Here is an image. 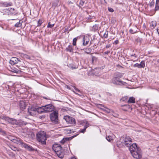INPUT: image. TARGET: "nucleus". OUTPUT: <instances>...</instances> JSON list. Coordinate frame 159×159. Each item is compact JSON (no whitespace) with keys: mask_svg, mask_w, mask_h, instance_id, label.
<instances>
[{"mask_svg":"<svg viewBox=\"0 0 159 159\" xmlns=\"http://www.w3.org/2000/svg\"><path fill=\"white\" fill-rule=\"evenodd\" d=\"M43 22V20L42 19H39L38 22L37 26H40L41 25Z\"/></svg>","mask_w":159,"mask_h":159,"instance_id":"nucleus-37","label":"nucleus"},{"mask_svg":"<svg viewBox=\"0 0 159 159\" xmlns=\"http://www.w3.org/2000/svg\"><path fill=\"white\" fill-rule=\"evenodd\" d=\"M37 140L42 144H45L47 139L46 133L42 131L39 132L37 134Z\"/></svg>","mask_w":159,"mask_h":159,"instance_id":"nucleus-3","label":"nucleus"},{"mask_svg":"<svg viewBox=\"0 0 159 159\" xmlns=\"http://www.w3.org/2000/svg\"><path fill=\"white\" fill-rule=\"evenodd\" d=\"M68 66L69 68H71L72 70L77 68V67L74 66L72 64H69L68 65Z\"/></svg>","mask_w":159,"mask_h":159,"instance_id":"nucleus-32","label":"nucleus"},{"mask_svg":"<svg viewBox=\"0 0 159 159\" xmlns=\"http://www.w3.org/2000/svg\"><path fill=\"white\" fill-rule=\"evenodd\" d=\"M0 118L6 121H8L9 123L11 124L16 125H18V121H17L16 119H14L10 118L8 117L5 116L0 117Z\"/></svg>","mask_w":159,"mask_h":159,"instance_id":"nucleus-6","label":"nucleus"},{"mask_svg":"<svg viewBox=\"0 0 159 159\" xmlns=\"http://www.w3.org/2000/svg\"><path fill=\"white\" fill-rule=\"evenodd\" d=\"M19 106L22 109H24L25 108V103L23 101H20L19 103Z\"/></svg>","mask_w":159,"mask_h":159,"instance_id":"nucleus-22","label":"nucleus"},{"mask_svg":"<svg viewBox=\"0 0 159 159\" xmlns=\"http://www.w3.org/2000/svg\"><path fill=\"white\" fill-rule=\"evenodd\" d=\"M71 159H76V158L75 157H72Z\"/></svg>","mask_w":159,"mask_h":159,"instance_id":"nucleus-60","label":"nucleus"},{"mask_svg":"<svg viewBox=\"0 0 159 159\" xmlns=\"http://www.w3.org/2000/svg\"><path fill=\"white\" fill-rule=\"evenodd\" d=\"M157 32H158V34H159V29H158L157 30Z\"/></svg>","mask_w":159,"mask_h":159,"instance_id":"nucleus-59","label":"nucleus"},{"mask_svg":"<svg viewBox=\"0 0 159 159\" xmlns=\"http://www.w3.org/2000/svg\"><path fill=\"white\" fill-rule=\"evenodd\" d=\"M137 57V56L135 54H131L130 56V59L133 62L138 60Z\"/></svg>","mask_w":159,"mask_h":159,"instance_id":"nucleus-15","label":"nucleus"},{"mask_svg":"<svg viewBox=\"0 0 159 159\" xmlns=\"http://www.w3.org/2000/svg\"><path fill=\"white\" fill-rule=\"evenodd\" d=\"M73 92H74L75 93V94H77V95H80H80L78 93H75V92L74 91H73Z\"/></svg>","mask_w":159,"mask_h":159,"instance_id":"nucleus-57","label":"nucleus"},{"mask_svg":"<svg viewBox=\"0 0 159 159\" xmlns=\"http://www.w3.org/2000/svg\"><path fill=\"white\" fill-rule=\"evenodd\" d=\"M8 10L9 11V13L11 15H14L16 14V12L15 11V9L13 8H8Z\"/></svg>","mask_w":159,"mask_h":159,"instance_id":"nucleus-24","label":"nucleus"},{"mask_svg":"<svg viewBox=\"0 0 159 159\" xmlns=\"http://www.w3.org/2000/svg\"><path fill=\"white\" fill-rule=\"evenodd\" d=\"M119 43V41L118 40H116L113 43V44H117Z\"/></svg>","mask_w":159,"mask_h":159,"instance_id":"nucleus-51","label":"nucleus"},{"mask_svg":"<svg viewBox=\"0 0 159 159\" xmlns=\"http://www.w3.org/2000/svg\"><path fill=\"white\" fill-rule=\"evenodd\" d=\"M58 5H60V4L59 3V0H54L52 2V7L54 9L56 7H57Z\"/></svg>","mask_w":159,"mask_h":159,"instance_id":"nucleus-12","label":"nucleus"},{"mask_svg":"<svg viewBox=\"0 0 159 159\" xmlns=\"http://www.w3.org/2000/svg\"><path fill=\"white\" fill-rule=\"evenodd\" d=\"M98 28V26L97 25H95L93 26V28H95V30L96 29H97Z\"/></svg>","mask_w":159,"mask_h":159,"instance_id":"nucleus-50","label":"nucleus"},{"mask_svg":"<svg viewBox=\"0 0 159 159\" xmlns=\"http://www.w3.org/2000/svg\"><path fill=\"white\" fill-rule=\"evenodd\" d=\"M9 139L10 140H11V141H13L14 142V140H15V138L11 137H9Z\"/></svg>","mask_w":159,"mask_h":159,"instance_id":"nucleus-44","label":"nucleus"},{"mask_svg":"<svg viewBox=\"0 0 159 159\" xmlns=\"http://www.w3.org/2000/svg\"><path fill=\"white\" fill-rule=\"evenodd\" d=\"M89 38L87 37H84L83 38V45L84 46H86L87 45L89 42Z\"/></svg>","mask_w":159,"mask_h":159,"instance_id":"nucleus-14","label":"nucleus"},{"mask_svg":"<svg viewBox=\"0 0 159 159\" xmlns=\"http://www.w3.org/2000/svg\"><path fill=\"white\" fill-rule=\"evenodd\" d=\"M74 88L75 90L76 91V92H79V93L81 92L80 91L79 89H78V88H76V87H74Z\"/></svg>","mask_w":159,"mask_h":159,"instance_id":"nucleus-47","label":"nucleus"},{"mask_svg":"<svg viewBox=\"0 0 159 159\" xmlns=\"http://www.w3.org/2000/svg\"><path fill=\"white\" fill-rule=\"evenodd\" d=\"M68 4L70 5L71 4H73L74 2H71V1H70V0H69L68 2Z\"/></svg>","mask_w":159,"mask_h":159,"instance_id":"nucleus-48","label":"nucleus"},{"mask_svg":"<svg viewBox=\"0 0 159 159\" xmlns=\"http://www.w3.org/2000/svg\"><path fill=\"white\" fill-rule=\"evenodd\" d=\"M14 142L18 144H21L22 146L23 145V143H24L22 140L17 138H15V139L14 140Z\"/></svg>","mask_w":159,"mask_h":159,"instance_id":"nucleus-16","label":"nucleus"},{"mask_svg":"<svg viewBox=\"0 0 159 159\" xmlns=\"http://www.w3.org/2000/svg\"><path fill=\"white\" fill-rule=\"evenodd\" d=\"M95 17L93 16H90L88 19V22H91L94 21Z\"/></svg>","mask_w":159,"mask_h":159,"instance_id":"nucleus-28","label":"nucleus"},{"mask_svg":"<svg viewBox=\"0 0 159 159\" xmlns=\"http://www.w3.org/2000/svg\"><path fill=\"white\" fill-rule=\"evenodd\" d=\"M1 130H0V132L3 135H5L6 133L5 131L3 130L1 128Z\"/></svg>","mask_w":159,"mask_h":159,"instance_id":"nucleus-43","label":"nucleus"},{"mask_svg":"<svg viewBox=\"0 0 159 159\" xmlns=\"http://www.w3.org/2000/svg\"><path fill=\"white\" fill-rule=\"evenodd\" d=\"M155 8V11L159 10V0H156Z\"/></svg>","mask_w":159,"mask_h":159,"instance_id":"nucleus-25","label":"nucleus"},{"mask_svg":"<svg viewBox=\"0 0 159 159\" xmlns=\"http://www.w3.org/2000/svg\"><path fill=\"white\" fill-rule=\"evenodd\" d=\"M58 112L56 111L52 112L50 115V118L51 121L54 124H57L58 122Z\"/></svg>","mask_w":159,"mask_h":159,"instance_id":"nucleus-5","label":"nucleus"},{"mask_svg":"<svg viewBox=\"0 0 159 159\" xmlns=\"http://www.w3.org/2000/svg\"><path fill=\"white\" fill-rule=\"evenodd\" d=\"M111 46V45L110 44H107L106 46V48H108L110 47Z\"/></svg>","mask_w":159,"mask_h":159,"instance_id":"nucleus-53","label":"nucleus"},{"mask_svg":"<svg viewBox=\"0 0 159 159\" xmlns=\"http://www.w3.org/2000/svg\"><path fill=\"white\" fill-rule=\"evenodd\" d=\"M108 10L110 12H113L114 11L113 9L111 7H109L108 8Z\"/></svg>","mask_w":159,"mask_h":159,"instance_id":"nucleus-45","label":"nucleus"},{"mask_svg":"<svg viewBox=\"0 0 159 159\" xmlns=\"http://www.w3.org/2000/svg\"><path fill=\"white\" fill-rule=\"evenodd\" d=\"M54 25V24H51L50 22H49L47 25L48 28H52Z\"/></svg>","mask_w":159,"mask_h":159,"instance_id":"nucleus-38","label":"nucleus"},{"mask_svg":"<svg viewBox=\"0 0 159 159\" xmlns=\"http://www.w3.org/2000/svg\"><path fill=\"white\" fill-rule=\"evenodd\" d=\"M122 109L124 111H127L130 109L131 110H132V108L129 105H125L122 106Z\"/></svg>","mask_w":159,"mask_h":159,"instance_id":"nucleus-13","label":"nucleus"},{"mask_svg":"<svg viewBox=\"0 0 159 159\" xmlns=\"http://www.w3.org/2000/svg\"><path fill=\"white\" fill-rule=\"evenodd\" d=\"M18 123H19V122H18ZM18 125H20V124H18Z\"/></svg>","mask_w":159,"mask_h":159,"instance_id":"nucleus-61","label":"nucleus"},{"mask_svg":"<svg viewBox=\"0 0 159 159\" xmlns=\"http://www.w3.org/2000/svg\"><path fill=\"white\" fill-rule=\"evenodd\" d=\"M2 5L5 7L11 6L12 5V3L11 2H4L2 3Z\"/></svg>","mask_w":159,"mask_h":159,"instance_id":"nucleus-23","label":"nucleus"},{"mask_svg":"<svg viewBox=\"0 0 159 159\" xmlns=\"http://www.w3.org/2000/svg\"><path fill=\"white\" fill-rule=\"evenodd\" d=\"M109 52H110V51H107V52H105V53L106 54H108L109 53Z\"/></svg>","mask_w":159,"mask_h":159,"instance_id":"nucleus-56","label":"nucleus"},{"mask_svg":"<svg viewBox=\"0 0 159 159\" xmlns=\"http://www.w3.org/2000/svg\"><path fill=\"white\" fill-rule=\"evenodd\" d=\"M123 76V75L122 74H121V73H120L119 74V75L118 76V77H119V78H121L122 77V76Z\"/></svg>","mask_w":159,"mask_h":159,"instance_id":"nucleus-54","label":"nucleus"},{"mask_svg":"<svg viewBox=\"0 0 159 159\" xmlns=\"http://www.w3.org/2000/svg\"><path fill=\"white\" fill-rule=\"evenodd\" d=\"M84 123H85V125L84 126V128L86 129L89 126V124L87 121H85L84 122Z\"/></svg>","mask_w":159,"mask_h":159,"instance_id":"nucleus-36","label":"nucleus"},{"mask_svg":"<svg viewBox=\"0 0 159 159\" xmlns=\"http://www.w3.org/2000/svg\"><path fill=\"white\" fill-rule=\"evenodd\" d=\"M120 141L122 144L128 147L130 145L132 142L131 138L129 136H125L121 137Z\"/></svg>","mask_w":159,"mask_h":159,"instance_id":"nucleus-4","label":"nucleus"},{"mask_svg":"<svg viewBox=\"0 0 159 159\" xmlns=\"http://www.w3.org/2000/svg\"><path fill=\"white\" fill-rule=\"evenodd\" d=\"M106 139L109 141L111 142L113 140V136L111 135H109L106 137Z\"/></svg>","mask_w":159,"mask_h":159,"instance_id":"nucleus-29","label":"nucleus"},{"mask_svg":"<svg viewBox=\"0 0 159 159\" xmlns=\"http://www.w3.org/2000/svg\"><path fill=\"white\" fill-rule=\"evenodd\" d=\"M84 2L83 0H81L80 1V6H82L84 4Z\"/></svg>","mask_w":159,"mask_h":159,"instance_id":"nucleus-41","label":"nucleus"},{"mask_svg":"<svg viewBox=\"0 0 159 159\" xmlns=\"http://www.w3.org/2000/svg\"><path fill=\"white\" fill-rule=\"evenodd\" d=\"M103 110L107 113H109L110 112V110L107 108H105L104 109H103Z\"/></svg>","mask_w":159,"mask_h":159,"instance_id":"nucleus-39","label":"nucleus"},{"mask_svg":"<svg viewBox=\"0 0 159 159\" xmlns=\"http://www.w3.org/2000/svg\"><path fill=\"white\" fill-rule=\"evenodd\" d=\"M20 61V60L18 58L16 57H12L10 59L9 63L12 65H14L16 64L18 62Z\"/></svg>","mask_w":159,"mask_h":159,"instance_id":"nucleus-9","label":"nucleus"},{"mask_svg":"<svg viewBox=\"0 0 159 159\" xmlns=\"http://www.w3.org/2000/svg\"><path fill=\"white\" fill-rule=\"evenodd\" d=\"M21 21V20H20L19 22L16 23L15 25V26L16 27H20L22 25V23L20 22Z\"/></svg>","mask_w":159,"mask_h":159,"instance_id":"nucleus-30","label":"nucleus"},{"mask_svg":"<svg viewBox=\"0 0 159 159\" xmlns=\"http://www.w3.org/2000/svg\"><path fill=\"white\" fill-rule=\"evenodd\" d=\"M11 149L14 151H16L17 150V148L16 147H12L11 148Z\"/></svg>","mask_w":159,"mask_h":159,"instance_id":"nucleus-49","label":"nucleus"},{"mask_svg":"<svg viewBox=\"0 0 159 159\" xmlns=\"http://www.w3.org/2000/svg\"><path fill=\"white\" fill-rule=\"evenodd\" d=\"M77 40V38H74L73 40V46H75L76 44V43Z\"/></svg>","mask_w":159,"mask_h":159,"instance_id":"nucleus-35","label":"nucleus"},{"mask_svg":"<svg viewBox=\"0 0 159 159\" xmlns=\"http://www.w3.org/2000/svg\"><path fill=\"white\" fill-rule=\"evenodd\" d=\"M108 32H106L104 34V37L105 38H107L108 37Z\"/></svg>","mask_w":159,"mask_h":159,"instance_id":"nucleus-46","label":"nucleus"},{"mask_svg":"<svg viewBox=\"0 0 159 159\" xmlns=\"http://www.w3.org/2000/svg\"><path fill=\"white\" fill-rule=\"evenodd\" d=\"M52 148L58 157L61 158H62L63 157L64 154L62 151V147L60 144H53Z\"/></svg>","mask_w":159,"mask_h":159,"instance_id":"nucleus-2","label":"nucleus"},{"mask_svg":"<svg viewBox=\"0 0 159 159\" xmlns=\"http://www.w3.org/2000/svg\"><path fill=\"white\" fill-rule=\"evenodd\" d=\"M157 25V23L156 21H152L151 23V26L153 27L154 28Z\"/></svg>","mask_w":159,"mask_h":159,"instance_id":"nucleus-34","label":"nucleus"},{"mask_svg":"<svg viewBox=\"0 0 159 159\" xmlns=\"http://www.w3.org/2000/svg\"><path fill=\"white\" fill-rule=\"evenodd\" d=\"M22 146L24 148L27 149L28 150L30 151H33L34 150V149L33 148L30 146H29V145L25 143H23V145Z\"/></svg>","mask_w":159,"mask_h":159,"instance_id":"nucleus-11","label":"nucleus"},{"mask_svg":"<svg viewBox=\"0 0 159 159\" xmlns=\"http://www.w3.org/2000/svg\"><path fill=\"white\" fill-rule=\"evenodd\" d=\"M117 78H115V77H114L111 80L112 82L114 84H115L118 85H121V84L119 83H118L117 82Z\"/></svg>","mask_w":159,"mask_h":159,"instance_id":"nucleus-21","label":"nucleus"},{"mask_svg":"<svg viewBox=\"0 0 159 159\" xmlns=\"http://www.w3.org/2000/svg\"><path fill=\"white\" fill-rule=\"evenodd\" d=\"M115 78H117V82L118 83H119L121 84V85H124L126 83L125 82L122 81L118 77H115Z\"/></svg>","mask_w":159,"mask_h":159,"instance_id":"nucleus-27","label":"nucleus"},{"mask_svg":"<svg viewBox=\"0 0 159 159\" xmlns=\"http://www.w3.org/2000/svg\"><path fill=\"white\" fill-rule=\"evenodd\" d=\"M127 102L129 103H134L135 102V99L134 97H131L129 98Z\"/></svg>","mask_w":159,"mask_h":159,"instance_id":"nucleus-20","label":"nucleus"},{"mask_svg":"<svg viewBox=\"0 0 159 159\" xmlns=\"http://www.w3.org/2000/svg\"><path fill=\"white\" fill-rule=\"evenodd\" d=\"M45 112H50L53 111L54 107L52 104H49L44 106Z\"/></svg>","mask_w":159,"mask_h":159,"instance_id":"nucleus-8","label":"nucleus"},{"mask_svg":"<svg viewBox=\"0 0 159 159\" xmlns=\"http://www.w3.org/2000/svg\"><path fill=\"white\" fill-rule=\"evenodd\" d=\"M0 130H1V128H0Z\"/></svg>","mask_w":159,"mask_h":159,"instance_id":"nucleus-62","label":"nucleus"},{"mask_svg":"<svg viewBox=\"0 0 159 159\" xmlns=\"http://www.w3.org/2000/svg\"><path fill=\"white\" fill-rule=\"evenodd\" d=\"M128 99V97H126L125 98H123V101H125V100H127Z\"/></svg>","mask_w":159,"mask_h":159,"instance_id":"nucleus-55","label":"nucleus"},{"mask_svg":"<svg viewBox=\"0 0 159 159\" xmlns=\"http://www.w3.org/2000/svg\"><path fill=\"white\" fill-rule=\"evenodd\" d=\"M64 119L66 122L69 124H74L75 123V121L74 118L69 116H65L64 117Z\"/></svg>","mask_w":159,"mask_h":159,"instance_id":"nucleus-7","label":"nucleus"},{"mask_svg":"<svg viewBox=\"0 0 159 159\" xmlns=\"http://www.w3.org/2000/svg\"><path fill=\"white\" fill-rule=\"evenodd\" d=\"M154 1H152L150 3V6H152V5H154Z\"/></svg>","mask_w":159,"mask_h":159,"instance_id":"nucleus-52","label":"nucleus"},{"mask_svg":"<svg viewBox=\"0 0 159 159\" xmlns=\"http://www.w3.org/2000/svg\"><path fill=\"white\" fill-rule=\"evenodd\" d=\"M133 66L134 67H137L138 68H144L145 66L144 61H142L140 64L136 63Z\"/></svg>","mask_w":159,"mask_h":159,"instance_id":"nucleus-10","label":"nucleus"},{"mask_svg":"<svg viewBox=\"0 0 159 159\" xmlns=\"http://www.w3.org/2000/svg\"><path fill=\"white\" fill-rule=\"evenodd\" d=\"M138 28L136 26H134L133 28L129 30V32L131 34H134L138 32Z\"/></svg>","mask_w":159,"mask_h":159,"instance_id":"nucleus-19","label":"nucleus"},{"mask_svg":"<svg viewBox=\"0 0 159 159\" xmlns=\"http://www.w3.org/2000/svg\"><path fill=\"white\" fill-rule=\"evenodd\" d=\"M44 106L38 108L37 109V111L39 113H42L43 112H45V109L44 108Z\"/></svg>","mask_w":159,"mask_h":159,"instance_id":"nucleus-17","label":"nucleus"},{"mask_svg":"<svg viewBox=\"0 0 159 159\" xmlns=\"http://www.w3.org/2000/svg\"><path fill=\"white\" fill-rule=\"evenodd\" d=\"M157 149L159 152V146L157 147Z\"/></svg>","mask_w":159,"mask_h":159,"instance_id":"nucleus-58","label":"nucleus"},{"mask_svg":"<svg viewBox=\"0 0 159 159\" xmlns=\"http://www.w3.org/2000/svg\"><path fill=\"white\" fill-rule=\"evenodd\" d=\"M10 70L11 72L15 73H18L19 72L18 69L15 68H11Z\"/></svg>","mask_w":159,"mask_h":159,"instance_id":"nucleus-26","label":"nucleus"},{"mask_svg":"<svg viewBox=\"0 0 159 159\" xmlns=\"http://www.w3.org/2000/svg\"><path fill=\"white\" fill-rule=\"evenodd\" d=\"M66 51L67 52H73V46L69 45L66 48Z\"/></svg>","mask_w":159,"mask_h":159,"instance_id":"nucleus-18","label":"nucleus"},{"mask_svg":"<svg viewBox=\"0 0 159 159\" xmlns=\"http://www.w3.org/2000/svg\"><path fill=\"white\" fill-rule=\"evenodd\" d=\"M129 151L134 158L137 159L141 158L142 153L141 149L137 147L136 143H133L130 146Z\"/></svg>","mask_w":159,"mask_h":159,"instance_id":"nucleus-1","label":"nucleus"},{"mask_svg":"<svg viewBox=\"0 0 159 159\" xmlns=\"http://www.w3.org/2000/svg\"><path fill=\"white\" fill-rule=\"evenodd\" d=\"M34 111V110L33 108L31 109H29L28 113L31 116H33L34 115V113L32 111Z\"/></svg>","mask_w":159,"mask_h":159,"instance_id":"nucleus-33","label":"nucleus"},{"mask_svg":"<svg viewBox=\"0 0 159 159\" xmlns=\"http://www.w3.org/2000/svg\"><path fill=\"white\" fill-rule=\"evenodd\" d=\"M97 58L96 57L94 56H92V62L93 63V62L94 61H96L97 60Z\"/></svg>","mask_w":159,"mask_h":159,"instance_id":"nucleus-40","label":"nucleus"},{"mask_svg":"<svg viewBox=\"0 0 159 159\" xmlns=\"http://www.w3.org/2000/svg\"><path fill=\"white\" fill-rule=\"evenodd\" d=\"M92 49L90 48H86L85 49V52L87 54L89 53L91 51Z\"/></svg>","mask_w":159,"mask_h":159,"instance_id":"nucleus-31","label":"nucleus"},{"mask_svg":"<svg viewBox=\"0 0 159 159\" xmlns=\"http://www.w3.org/2000/svg\"><path fill=\"white\" fill-rule=\"evenodd\" d=\"M86 129L85 128H84L83 129H80L79 131L80 133H84L85 132Z\"/></svg>","mask_w":159,"mask_h":159,"instance_id":"nucleus-42","label":"nucleus"}]
</instances>
